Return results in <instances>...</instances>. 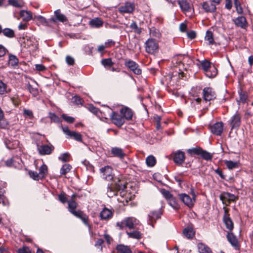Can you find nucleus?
Instances as JSON below:
<instances>
[{"instance_id":"f257e3e1","label":"nucleus","mask_w":253,"mask_h":253,"mask_svg":"<svg viewBox=\"0 0 253 253\" xmlns=\"http://www.w3.org/2000/svg\"><path fill=\"white\" fill-rule=\"evenodd\" d=\"M126 188V185L124 181L118 180L115 183L108 185L107 195L109 197H112L117 195L118 191H123Z\"/></svg>"},{"instance_id":"f03ea898","label":"nucleus","mask_w":253,"mask_h":253,"mask_svg":"<svg viewBox=\"0 0 253 253\" xmlns=\"http://www.w3.org/2000/svg\"><path fill=\"white\" fill-rule=\"evenodd\" d=\"M146 52L149 54H154L158 49V43L155 39H149L145 43Z\"/></svg>"},{"instance_id":"7ed1b4c3","label":"nucleus","mask_w":253,"mask_h":253,"mask_svg":"<svg viewBox=\"0 0 253 253\" xmlns=\"http://www.w3.org/2000/svg\"><path fill=\"white\" fill-rule=\"evenodd\" d=\"M229 123L231 127V129H237L239 127L241 124V115L237 111L230 118Z\"/></svg>"},{"instance_id":"20e7f679","label":"nucleus","mask_w":253,"mask_h":253,"mask_svg":"<svg viewBox=\"0 0 253 253\" xmlns=\"http://www.w3.org/2000/svg\"><path fill=\"white\" fill-rule=\"evenodd\" d=\"M162 212L161 210L151 211L148 214V222L149 225L153 227V224L156 220L161 218Z\"/></svg>"},{"instance_id":"39448f33","label":"nucleus","mask_w":253,"mask_h":253,"mask_svg":"<svg viewBox=\"0 0 253 253\" xmlns=\"http://www.w3.org/2000/svg\"><path fill=\"white\" fill-rule=\"evenodd\" d=\"M61 128L64 133L68 137L73 138L75 140L79 142L82 141V136L81 133L74 131H72L67 126H61Z\"/></svg>"},{"instance_id":"423d86ee","label":"nucleus","mask_w":253,"mask_h":253,"mask_svg":"<svg viewBox=\"0 0 253 253\" xmlns=\"http://www.w3.org/2000/svg\"><path fill=\"white\" fill-rule=\"evenodd\" d=\"M125 65L134 74L138 75L141 74V70L135 62L131 60H126L125 62Z\"/></svg>"},{"instance_id":"0eeeda50","label":"nucleus","mask_w":253,"mask_h":253,"mask_svg":"<svg viewBox=\"0 0 253 253\" xmlns=\"http://www.w3.org/2000/svg\"><path fill=\"white\" fill-rule=\"evenodd\" d=\"M134 9V3L130 2H126L119 8V11L121 13H131Z\"/></svg>"},{"instance_id":"6e6552de","label":"nucleus","mask_w":253,"mask_h":253,"mask_svg":"<svg viewBox=\"0 0 253 253\" xmlns=\"http://www.w3.org/2000/svg\"><path fill=\"white\" fill-rule=\"evenodd\" d=\"M110 118L113 123L118 126H122L125 121L124 117L115 112H112L110 115Z\"/></svg>"},{"instance_id":"1a4fd4ad","label":"nucleus","mask_w":253,"mask_h":253,"mask_svg":"<svg viewBox=\"0 0 253 253\" xmlns=\"http://www.w3.org/2000/svg\"><path fill=\"white\" fill-rule=\"evenodd\" d=\"M223 221L226 228L231 232L234 228V224L228 214V210L224 208V214L223 217Z\"/></svg>"},{"instance_id":"9d476101","label":"nucleus","mask_w":253,"mask_h":253,"mask_svg":"<svg viewBox=\"0 0 253 253\" xmlns=\"http://www.w3.org/2000/svg\"><path fill=\"white\" fill-rule=\"evenodd\" d=\"M102 173L103 178L107 180H110L113 179L112 169L110 166H106L100 169Z\"/></svg>"},{"instance_id":"9b49d317","label":"nucleus","mask_w":253,"mask_h":253,"mask_svg":"<svg viewBox=\"0 0 253 253\" xmlns=\"http://www.w3.org/2000/svg\"><path fill=\"white\" fill-rule=\"evenodd\" d=\"M203 93L205 101H210L216 97L214 91L211 87H205L203 90Z\"/></svg>"},{"instance_id":"f8f14e48","label":"nucleus","mask_w":253,"mask_h":253,"mask_svg":"<svg viewBox=\"0 0 253 253\" xmlns=\"http://www.w3.org/2000/svg\"><path fill=\"white\" fill-rule=\"evenodd\" d=\"M223 126L222 122H217L211 126L210 129L213 134L220 135L223 130Z\"/></svg>"},{"instance_id":"ddd939ff","label":"nucleus","mask_w":253,"mask_h":253,"mask_svg":"<svg viewBox=\"0 0 253 253\" xmlns=\"http://www.w3.org/2000/svg\"><path fill=\"white\" fill-rule=\"evenodd\" d=\"M34 18L37 19L43 26L50 27H53V23L55 22V19H51V18L46 19L42 15H35Z\"/></svg>"},{"instance_id":"4468645a","label":"nucleus","mask_w":253,"mask_h":253,"mask_svg":"<svg viewBox=\"0 0 253 253\" xmlns=\"http://www.w3.org/2000/svg\"><path fill=\"white\" fill-rule=\"evenodd\" d=\"M180 200L189 207L193 206L195 200L192 199L188 195L185 193H181L178 195Z\"/></svg>"},{"instance_id":"2eb2a0df","label":"nucleus","mask_w":253,"mask_h":253,"mask_svg":"<svg viewBox=\"0 0 253 253\" xmlns=\"http://www.w3.org/2000/svg\"><path fill=\"white\" fill-rule=\"evenodd\" d=\"M120 113L124 117V120L128 121L132 119L133 112L131 109L127 107H124L120 110Z\"/></svg>"},{"instance_id":"dca6fc26","label":"nucleus","mask_w":253,"mask_h":253,"mask_svg":"<svg viewBox=\"0 0 253 253\" xmlns=\"http://www.w3.org/2000/svg\"><path fill=\"white\" fill-rule=\"evenodd\" d=\"M202 6L206 12L213 13L216 10V5L211 1L204 2Z\"/></svg>"},{"instance_id":"f3484780","label":"nucleus","mask_w":253,"mask_h":253,"mask_svg":"<svg viewBox=\"0 0 253 253\" xmlns=\"http://www.w3.org/2000/svg\"><path fill=\"white\" fill-rule=\"evenodd\" d=\"M113 215V211L106 208H104L99 213L100 219L103 220L110 219L112 217Z\"/></svg>"},{"instance_id":"a211bd4d","label":"nucleus","mask_w":253,"mask_h":253,"mask_svg":"<svg viewBox=\"0 0 253 253\" xmlns=\"http://www.w3.org/2000/svg\"><path fill=\"white\" fill-rule=\"evenodd\" d=\"M185 155L184 152L178 150L173 153V160L174 163L177 165H180L184 162Z\"/></svg>"},{"instance_id":"6ab92c4d","label":"nucleus","mask_w":253,"mask_h":253,"mask_svg":"<svg viewBox=\"0 0 253 253\" xmlns=\"http://www.w3.org/2000/svg\"><path fill=\"white\" fill-rule=\"evenodd\" d=\"M138 222V220L132 217H127L124 219V223H125V226L129 229L134 228L135 226L137 225Z\"/></svg>"},{"instance_id":"aec40b11","label":"nucleus","mask_w":253,"mask_h":253,"mask_svg":"<svg viewBox=\"0 0 253 253\" xmlns=\"http://www.w3.org/2000/svg\"><path fill=\"white\" fill-rule=\"evenodd\" d=\"M54 15L55 17H52L51 19H55V22L53 23V26L56 24V21H59L62 23L67 22L68 19L66 16L63 14L61 13L60 9H57L54 11Z\"/></svg>"},{"instance_id":"412c9836","label":"nucleus","mask_w":253,"mask_h":253,"mask_svg":"<svg viewBox=\"0 0 253 253\" xmlns=\"http://www.w3.org/2000/svg\"><path fill=\"white\" fill-rule=\"evenodd\" d=\"M236 197L233 194L228 192H223L220 196V199L224 204L226 201L230 203L236 199Z\"/></svg>"},{"instance_id":"4be33fe9","label":"nucleus","mask_w":253,"mask_h":253,"mask_svg":"<svg viewBox=\"0 0 253 253\" xmlns=\"http://www.w3.org/2000/svg\"><path fill=\"white\" fill-rule=\"evenodd\" d=\"M177 3L183 12H188L191 9V5L186 0H178Z\"/></svg>"},{"instance_id":"5701e85b","label":"nucleus","mask_w":253,"mask_h":253,"mask_svg":"<svg viewBox=\"0 0 253 253\" xmlns=\"http://www.w3.org/2000/svg\"><path fill=\"white\" fill-rule=\"evenodd\" d=\"M54 147L52 146H48L47 145H41L38 148L39 153L41 155H49L53 150Z\"/></svg>"},{"instance_id":"b1692460","label":"nucleus","mask_w":253,"mask_h":253,"mask_svg":"<svg viewBox=\"0 0 253 253\" xmlns=\"http://www.w3.org/2000/svg\"><path fill=\"white\" fill-rule=\"evenodd\" d=\"M227 238L233 247H234L236 249H238L239 244L238 240L233 233L229 232L227 235Z\"/></svg>"},{"instance_id":"393cba45","label":"nucleus","mask_w":253,"mask_h":253,"mask_svg":"<svg viewBox=\"0 0 253 253\" xmlns=\"http://www.w3.org/2000/svg\"><path fill=\"white\" fill-rule=\"evenodd\" d=\"M235 25L242 29H245L247 27V22L246 19L244 16L237 17L235 20Z\"/></svg>"},{"instance_id":"a878e982","label":"nucleus","mask_w":253,"mask_h":253,"mask_svg":"<svg viewBox=\"0 0 253 253\" xmlns=\"http://www.w3.org/2000/svg\"><path fill=\"white\" fill-rule=\"evenodd\" d=\"M111 154L113 156L118 157L120 159H123L125 156V154L122 149L119 147L112 148Z\"/></svg>"},{"instance_id":"bb28decb","label":"nucleus","mask_w":253,"mask_h":253,"mask_svg":"<svg viewBox=\"0 0 253 253\" xmlns=\"http://www.w3.org/2000/svg\"><path fill=\"white\" fill-rule=\"evenodd\" d=\"M103 21L99 18H95L89 22V24L93 28H100L103 25Z\"/></svg>"},{"instance_id":"cd10ccee","label":"nucleus","mask_w":253,"mask_h":253,"mask_svg":"<svg viewBox=\"0 0 253 253\" xmlns=\"http://www.w3.org/2000/svg\"><path fill=\"white\" fill-rule=\"evenodd\" d=\"M206 76L210 78L215 77L217 74V70L214 66H211L205 72Z\"/></svg>"},{"instance_id":"c85d7f7f","label":"nucleus","mask_w":253,"mask_h":253,"mask_svg":"<svg viewBox=\"0 0 253 253\" xmlns=\"http://www.w3.org/2000/svg\"><path fill=\"white\" fill-rule=\"evenodd\" d=\"M20 15L26 21H29L33 18L32 13L30 11L21 10Z\"/></svg>"},{"instance_id":"c756f323","label":"nucleus","mask_w":253,"mask_h":253,"mask_svg":"<svg viewBox=\"0 0 253 253\" xmlns=\"http://www.w3.org/2000/svg\"><path fill=\"white\" fill-rule=\"evenodd\" d=\"M198 249L199 253H212L211 249L206 245L203 243L198 244Z\"/></svg>"},{"instance_id":"7c9ffc66","label":"nucleus","mask_w":253,"mask_h":253,"mask_svg":"<svg viewBox=\"0 0 253 253\" xmlns=\"http://www.w3.org/2000/svg\"><path fill=\"white\" fill-rule=\"evenodd\" d=\"M116 249L119 253H131L130 248L127 246L120 244L117 246Z\"/></svg>"},{"instance_id":"2f4dec72","label":"nucleus","mask_w":253,"mask_h":253,"mask_svg":"<svg viewBox=\"0 0 253 253\" xmlns=\"http://www.w3.org/2000/svg\"><path fill=\"white\" fill-rule=\"evenodd\" d=\"M183 234L188 239H192L195 233L192 228L188 227L183 230Z\"/></svg>"},{"instance_id":"473e14b6","label":"nucleus","mask_w":253,"mask_h":253,"mask_svg":"<svg viewBox=\"0 0 253 253\" xmlns=\"http://www.w3.org/2000/svg\"><path fill=\"white\" fill-rule=\"evenodd\" d=\"M146 164L149 167H154L156 163V160L153 155H149L146 158Z\"/></svg>"},{"instance_id":"72a5a7b5","label":"nucleus","mask_w":253,"mask_h":253,"mask_svg":"<svg viewBox=\"0 0 253 253\" xmlns=\"http://www.w3.org/2000/svg\"><path fill=\"white\" fill-rule=\"evenodd\" d=\"M3 35L9 38H12L14 37L15 33L13 30L10 28H4L2 29V32Z\"/></svg>"},{"instance_id":"f704fd0d","label":"nucleus","mask_w":253,"mask_h":253,"mask_svg":"<svg viewBox=\"0 0 253 253\" xmlns=\"http://www.w3.org/2000/svg\"><path fill=\"white\" fill-rule=\"evenodd\" d=\"M126 234L128 237L136 239H139L141 237V234L140 232L137 231H134L133 232H129L126 231Z\"/></svg>"},{"instance_id":"c9c22d12","label":"nucleus","mask_w":253,"mask_h":253,"mask_svg":"<svg viewBox=\"0 0 253 253\" xmlns=\"http://www.w3.org/2000/svg\"><path fill=\"white\" fill-rule=\"evenodd\" d=\"M205 40L208 41L209 44H213L214 42L213 33L211 31H207L205 36Z\"/></svg>"},{"instance_id":"e433bc0d","label":"nucleus","mask_w":253,"mask_h":253,"mask_svg":"<svg viewBox=\"0 0 253 253\" xmlns=\"http://www.w3.org/2000/svg\"><path fill=\"white\" fill-rule=\"evenodd\" d=\"M8 3L14 7L21 8L23 5V3L21 0H8Z\"/></svg>"},{"instance_id":"4c0bfd02","label":"nucleus","mask_w":253,"mask_h":253,"mask_svg":"<svg viewBox=\"0 0 253 253\" xmlns=\"http://www.w3.org/2000/svg\"><path fill=\"white\" fill-rule=\"evenodd\" d=\"M47 173V166L43 164L39 169V174L42 178L44 177Z\"/></svg>"},{"instance_id":"58836bf2","label":"nucleus","mask_w":253,"mask_h":253,"mask_svg":"<svg viewBox=\"0 0 253 253\" xmlns=\"http://www.w3.org/2000/svg\"><path fill=\"white\" fill-rule=\"evenodd\" d=\"M224 163L227 168L229 169H232L238 166V163L236 162L225 160Z\"/></svg>"},{"instance_id":"ea45409f","label":"nucleus","mask_w":253,"mask_h":253,"mask_svg":"<svg viewBox=\"0 0 253 253\" xmlns=\"http://www.w3.org/2000/svg\"><path fill=\"white\" fill-rule=\"evenodd\" d=\"M71 166L69 164L64 165L60 169V174L65 175L71 170Z\"/></svg>"},{"instance_id":"a19ab883","label":"nucleus","mask_w":253,"mask_h":253,"mask_svg":"<svg viewBox=\"0 0 253 253\" xmlns=\"http://www.w3.org/2000/svg\"><path fill=\"white\" fill-rule=\"evenodd\" d=\"M18 63V59L16 56L10 54L9 56V64L12 66L17 65Z\"/></svg>"},{"instance_id":"79ce46f5","label":"nucleus","mask_w":253,"mask_h":253,"mask_svg":"<svg viewBox=\"0 0 253 253\" xmlns=\"http://www.w3.org/2000/svg\"><path fill=\"white\" fill-rule=\"evenodd\" d=\"M88 217L87 216L84 214V215L82 217L81 220L83 222V223L88 227V231L90 235H93V231L91 230V226L88 223Z\"/></svg>"},{"instance_id":"37998d69","label":"nucleus","mask_w":253,"mask_h":253,"mask_svg":"<svg viewBox=\"0 0 253 253\" xmlns=\"http://www.w3.org/2000/svg\"><path fill=\"white\" fill-rule=\"evenodd\" d=\"M200 155L203 159L207 161L211 160L212 158V155L211 154L203 150H202Z\"/></svg>"},{"instance_id":"c03bdc74","label":"nucleus","mask_w":253,"mask_h":253,"mask_svg":"<svg viewBox=\"0 0 253 253\" xmlns=\"http://www.w3.org/2000/svg\"><path fill=\"white\" fill-rule=\"evenodd\" d=\"M68 210L70 212H72V211H75V209L77 207V203L73 200H70L68 202Z\"/></svg>"},{"instance_id":"a18cd8bd","label":"nucleus","mask_w":253,"mask_h":253,"mask_svg":"<svg viewBox=\"0 0 253 253\" xmlns=\"http://www.w3.org/2000/svg\"><path fill=\"white\" fill-rule=\"evenodd\" d=\"M48 115L51 122L55 123H59L60 122V119L55 113L49 112Z\"/></svg>"},{"instance_id":"49530a36","label":"nucleus","mask_w":253,"mask_h":253,"mask_svg":"<svg viewBox=\"0 0 253 253\" xmlns=\"http://www.w3.org/2000/svg\"><path fill=\"white\" fill-rule=\"evenodd\" d=\"M201 65L204 72H205L206 71H207L208 69L211 66V63L207 60H202L201 62Z\"/></svg>"},{"instance_id":"de8ad7c7","label":"nucleus","mask_w":253,"mask_h":253,"mask_svg":"<svg viewBox=\"0 0 253 253\" xmlns=\"http://www.w3.org/2000/svg\"><path fill=\"white\" fill-rule=\"evenodd\" d=\"M102 64L105 67H110L113 65L114 63L111 58L103 59L101 60Z\"/></svg>"},{"instance_id":"09e8293b","label":"nucleus","mask_w":253,"mask_h":253,"mask_svg":"<svg viewBox=\"0 0 253 253\" xmlns=\"http://www.w3.org/2000/svg\"><path fill=\"white\" fill-rule=\"evenodd\" d=\"M202 150L200 147H195L189 149L188 153L190 154L201 155Z\"/></svg>"},{"instance_id":"8fccbe9b","label":"nucleus","mask_w":253,"mask_h":253,"mask_svg":"<svg viewBox=\"0 0 253 253\" xmlns=\"http://www.w3.org/2000/svg\"><path fill=\"white\" fill-rule=\"evenodd\" d=\"M4 189H0V204L1 203L3 206H6V199L4 196Z\"/></svg>"},{"instance_id":"3c124183","label":"nucleus","mask_w":253,"mask_h":253,"mask_svg":"<svg viewBox=\"0 0 253 253\" xmlns=\"http://www.w3.org/2000/svg\"><path fill=\"white\" fill-rule=\"evenodd\" d=\"M7 93V85L0 80V94L3 95Z\"/></svg>"},{"instance_id":"603ef678","label":"nucleus","mask_w":253,"mask_h":253,"mask_svg":"<svg viewBox=\"0 0 253 253\" xmlns=\"http://www.w3.org/2000/svg\"><path fill=\"white\" fill-rule=\"evenodd\" d=\"M131 29L134 30V32L137 34H140L141 33V28L137 26L136 22H133L130 25Z\"/></svg>"},{"instance_id":"864d4df0","label":"nucleus","mask_w":253,"mask_h":253,"mask_svg":"<svg viewBox=\"0 0 253 253\" xmlns=\"http://www.w3.org/2000/svg\"><path fill=\"white\" fill-rule=\"evenodd\" d=\"M29 175L31 178L36 180H38L42 178L39 173H38L37 171H29Z\"/></svg>"},{"instance_id":"5fc2aeb1","label":"nucleus","mask_w":253,"mask_h":253,"mask_svg":"<svg viewBox=\"0 0 253 253\" xmlns=\"http://www.w3.org/2000/svg\"><path fill=\"white\" fill-rule=\"evenodd\" d=\"M61 117L65 121H66V122H67L68 123H73L75 121V120L74 118L71 117V116H68L66 114H63L61 115Z\"/></svg>"},{"instance_id":"6e6d98bb","label":"nucleus","mask_w":253,"mask_h":253,"mask_svg":"<svg viewBox=\"0 0 253 253\" xmlns=\"http://www.w3.org/2000/svg\"><path fill=\"white\" fill-rule=\"evenodd\" d=\"M58 158L62 162H68L70 159V154L68 153H64L61 154Z\"/></svg>"},{"instance_id":"4d7b16f0","label":"nucleus","mask_w":253,"mask_h":253,"mask_svg":"<svg viewBox=\"0 0 253 253\" xmlns=\"http://www.w3.org/2000/svg\"><path fill=\"white\" fill-rule=\"evenodd\" d=\"M27 88L29 92L34 96H36L38 94V89L36 88L33 87L30 84H28Z\"/></svg>"},{"instance_id":"13d9d810","label":"nucleus","mask_w":253,"mask_h":253,"mask_svg":"<svg viewBox=\"0 0 253 253\" xmlns=\"http://www.w3.org/2000/svg\"><path fill=\"white\" fill-rule=\"evenodd\" d=\"M162 194L164 197L167 200H169L173 196L170 193L169 191L166 190H163L161 191Z\"/></svg>"},{"instance_id":"bf43d9fd","label":"nucleus","mask_w":253,"mask_h":253,"mask_svg":"<svg viewBox=\"0 0 253 253\" xmlns=\"http://www.w3.org/2000/svg\"><path fill=\"white\" fill-rule=\"evenodd\" d=\"M8 122L4 118L0 120V128L6 129L8 128Z\"/></svg>"},{"instance_id":"052dcab7","label":"nucleus","mask_w":253,"mask_h":253,"mask_svg":"<svg viewBox=\"0 0 253 253\" xmlns=\"http://www.w3.org/2000/svg\"><path fill=\"white\" fill-rule=\"evenodd\" d=\"M168 201L169 204L173 208H177L178 204L176 201L175 199L172 197L171 198L169 199Z\"/></svg>"},{"instance_id":"680f3d73","label":"nucleus","mask_w":253,"mask_h":253,"mask_svg":"<svg viewBox=\"0 0 253 253\" xmlns=\"http://www.w3.org/2000/svg\"><path fill=\"white\" fill-rule=\"evenodd\" d=\"M184 58V56L182 55H178L174 57L172 59V62H175L176 63H180L182 62V60Z\"/></svg>"},{"instance_id":"e2e57ef3","label":"nucleus","mask_w":253,"mask_h":253,"mask_svg":"<svg viewBox=\"0 0 253 253\" xmlns=\"http://www.w3.org/2000/svg\"><path fill=\"white\" fill-rule=\"evenodd\" d=\"M59 200L62 203L64 204L67 202V197L65 193H62L58 195Z\"/></svg>"},{"instance_id":"0e129e2a","label":"nucleus","mask_w":253,"mask_h":253,"mask_svg":"<svg viewBox=\"0 0 253 253\" xmlns=\"http://www.w3.org/2000/svg\"><path fill=\"white\" fill-rule=\"evenodd\" d=\"M71 213L75 216L80 218L81 219L82 218V217L84 215V214L80 211H72Z\"/></svg>"},{"instance_id":"69168bd1","label":"nucleus","mask_w":253,"mask_h":253,"mask_svg":"<svg viewBox=\"0 0 253 253\" xmlns=\"http://www.w3.org/2000/svg\"><path fill=\"white\" fill-rule=\"evenodd\" d=\"M18 253H31L30 249L27 247H23L21 249H19Z\"/></svg>"},{"instance_id":"338daca9","label":"nucleus","mask_w":253,"mask_h":253,"mask_svg":"<svg viewBox=\"0 0 253 253\" xmlns=\"http://www.w3.org/2000/svg\"><path fill=\"white\" fill-rule=\"evenodd\" d=\"M66 62L69 65H73L75 61L73 57L70 56H67L66 57Z\"/></svg>"},{"instance_id":"774afa93","label":"nucleus","mask_w":253,"mask_h":253,"mask_svg":"<svg viewBox=\"0 0 253 253\" xmlns=\"http://www.w3.org/2000/svg\"><path fill=\"white\" fill-rule=\"evenodd\" d=\"M23 114L24 115L29 117L30 119L33 118V112L30 110L24 109L23 111Z\"/></svg>"}]
</instances>
